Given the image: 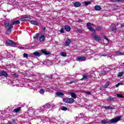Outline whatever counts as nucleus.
Here are the masks:
<instances>
[{
	"label": "nucleus",
	"instance_id": "1",
	"mask_svg": "<svg viewBox=\"0 0 124 124\" xmlns=\"http://www.w3.org/2000/svg\"><path fill=\"white\" fill-rule=\"evenodd\" d=\"M122 119V116H119L116 117H115L114 118L110 120L109 121H107L105 119L101 121V123L103 124H116V123H118V122H120Z\"/></svg>",
	"mask_w": 124,
	"mask_h": 124
},
{
	"label": "nucleus",
	"instance_id": "2",
	"mask_svg": "<svg viewBox=\"0 0 124 124\" xmlns=\"http://www.w3.org/2000/svg\"><path fill=\"white\" fill-rule=\"evenodd\" d=\"M91 26H93V25H92V23H91V22H88L87 23V29L88 30H89V31H92V32H93V33H95L96 32V31H101V26H98L96 28H95V29H94V28L91 27Z\"/></svg>",
	"mask_w": 124,
	"mask_h": 124
},
{
	"label": "nucleus",
	"instance_id": "3",
	"mask_svg": "<svg viewBox=\"0 0 124 124\" xmlns=\"http://www.w3.org/2000/svg\"><path fill=\"white\" fill-rule=\"evenodd\" d=\"M19 24L20 21H19V20L13 21L12 22L11 25H10L9 28L7 29V31H8V32H11L12 29H13V25H19Z\"/></svg>",
	"mask_w": 124,
	"mask_h": 124
},
{
	"label": "nucleus",
	"instance_id": "4",
	"mask_svg": "<svg viewBox=\"0 0 124 124\" xmlns=\"http://www.w3.org/2000/svg\"><path fill=\"white\" fill-rule=\"evenodd\" d=\"M17 45V42H15L12 40H7L5 42V45L7 46H13V47H15Z\"/></svg>",
	"mask_w": 124,
	"mask_h": 124
},
{
	"label": "nucleus",
	"instance_id": "5",
	"mask_svg": "<svg viewBox=\"0 0 124 124\" xmlns=\"http://www.w3.org/2000/svg\"><path fill=\"white\" fill-rule=\"evenodd\" d=\"M63 102H65V103H69V104H71V103H74L75 102V100L72 98H67L63 99Z\"/></svg>",
	"mask_w": 124,
	"mask_h": 124
},
{
	"label": "nucleus",
	"instance_id": "6",
	"mask_svg": "<svg viewBox=\"0 0 124 124\" xmlns=\"http://www.w3.org/2000/svg\"><path fill=\"white\" fill-rule=\"evenodd\" d=\"M107 101L108 102H111L112 101H118V98L116 97H112L111 96H109L107 98Z\"/></svg>",
	"mask_w": 124,
	"mask_h": 124
},
{
	"label": "nucleus",
	"instance_id": "7",
	"mask_svg": "<svg viewBox=\"0 0 124 124\" xmlns=\"http://www.w3.org/2000/svg\"><path fill=\"white\" fill-rule=\"evenodd\" d=\"M1 76H3V77H7L8 76L7 72L4 70L0 72V77H1Z\"/></svg>",
	"mask_w": 124,
	"mask_h": 124
},
{
	"label": "nucleus",
	"instance_id": "8",
	"mask_svg": "<svg viewBox=\"0 0 124 124\" xmlns=\"http://www.w3.org/2000/svg\"><path fill=\"white\" fill-rule=\"evenodd\" d=\"M92 36L93 38L96 41H99V40H101V39L100 37H98L96 34H93Z\"/></svg>",
	"mask_w": 124,
	"mask_h": 124
},
{
	"label": "nucleus",
	"instance_id": "9",
	"mask_svg": "<svg viewBox=\"0 0 124 124\" xmlns=\"http://www.w3.org/2000/svg\"><path fill=\"white\" fill-rule=\"evenodd\" d=\"M87 59V58H86V57H78V58H77V62H82V61H86V60Z\"/></svg>",
	"mask_w": 124,
	"mask_h": 124
},
{
	"label": "nucleus",
	"instance_id": "10",
	"mask_svg": "<svg viewBox=\"0 0 124 124\" xmlns=\"http://www.w3.org/2000/svg\"><path fill=\"white\" fill-rule=\"evenodd\" d=\"M71 42V40H70V39H68L65 41L64 43V46L65 47H67L68 46H69Z\"/></svg>",
	"mask_w": 124,
	"mask_h": 124
},
{
	"label": "nucleus",
	"instance_id": "11",
	"mask_svg": "<svg viewBox=\"0 0 124 124\" xmlns=\"http://www.w3.org/2000/svg\"><path fill=\"white\" fill-rule=\"evenodd\" d=\"M31 17H29V16L24 17V16H23V17H22L20 18V20L21 21H30L31 20Z\"/></svg>",
	"mask_w": 124,
	"mask_h": 124
},
{
	"label": "nucleus",
	"instance_id": "12",
	"mask_svg": "<svg viewBox=\"0 0 124 124\" xmlns=\"http://www.w3.org/2000/svg\"><path fill=\"white\" fill-rule=\"evenodd\" d=\"M114 107H115V106H105L104 108L105 109H106V110H113L115 109Z\"/></svg>",
	"mask_w": 124,
	"mask_h": 124
},
{
	"label": "nucleus",
	"instance_id": "13",
	"mask_svg": "<svg viewBox=\"0 0 124 124\" xmlns=\"http://www.w3.org/2000/svg\"><path fill=\"white\" fill-rule=\"evenodd\" d=\"M4 25L5 26V29H8V28L10 27V25L9 24V21H4Z\"/></svg>",
	"mask_w": 124,
	"mask_h": 124
},
{
	"label": "nucleus",
	"instance_id": "14",
	"mask_svg": "<svg viewBox=\"0 0 124 124\" xmlns=\"http://www.w3.org/2000/svg\"><path fill=\"white\" fill-rule=\"evenodd\" d=\"M30 24L34 25V26H38V22L35 20H31L30 21Z\"/></svg>",
	"mask_w": 124,
	"mask_h": 124
},
{
	"label": "nucleus",
	"instance_id": "15",
	"mask_svg": "<svg viewBox=\"0 0 124 124\" xmlns=\"http://www.w3.org/2000/svg\"><path fill=\"white\" fill-rule=\"evenodd\" d=\"M21 109H22V107H19L14 109L13 112L14 113H18V112H20V111H21Z\"/></svg>",
	"mask_w": 124,
	"mask_h": 124
},
{
	"label": "nucleus",
	"instance_id": "16",
	"mask_svg": "<svg viewBox=\"0 0 124 124\" xmlns=\"http://www.w3.org/2000/svg\"><path fill=\"white\" fill-rule=\"evenodd\" d=\"M64 28L65 31L68 32L71 30V27H70V26H69V25H65Z\"/></svg>",
	"mask_w": 124,
	"mask_h": 124
},
{
	"label": "nucleus",
	"instance_id": "17",
	"mask_svg": "<svg viewBox=\"0 0 124 124\" xmlns=\"http://www.w3.org/2000/svg\"><path fill=\"white\" fill-rule=\"evenodd\" d=\"M41 52L43 54H44L45 55V56H48V55H50L49 52H47L46 50H45L44 49L41 50Z\"/></svg>",
	"mask_w": 124,
	"mask_h": 124
},
{
	"label": "nucleus",
	"instance_id": "18",
	"mask_svg": "<svg viewBox=\"0 0 124 124\" xmlns=\"http://www.w3.org/2000/svg\"><path fill=\"white\" fill-rule=\"evenodd\" d=\"M74 5L75 7H80L82 5V4L79 2H76L74 3Z\"/></svg>",
	"mask_w": 124,
	"mask_h": 124
},
{
	"label": "nucleus",
	"instance_id": "19",
	"mask_svg": "<svg viewBox=\"0 0 124 124\" xmlns=\"http://www.w3.org/2000/svg\"><path fill=\"white\" fill-rule=\"evenodd\" d=\"M16 120L17 119H12V122L9 121L7 124H17V122H16Z\"/></svg>",
	"mask_w": 124,
	"mask_h": 124
},
{
	"label": "nucleus",
	"instance_id": "20",
	"mask_svg": "<svg viewBox=\"0 0 124 124\" xmlns=\"http://www.w3.org/2000/svg\"><path fill=\"white\" fill-rule=\"evenodd\" d=\"M56 94V95H57V96H60V97L63 96V95H64V94H63V93L60 92H57Z\"/></svg>",
	"mask_w": 124,
	"mask_h": 124
},
{
	"label": "nucleus",
	"instance_id": "21",
	"mask_svg": "<svg viewBox=\"0 0 124 124\" xmlns=\"http://www.w3.org/2000/svg\"><path fill=\"white\" fill-rule=\"evenodd\" d=\"M115 54L117 55V56H124V53H123L121 51H116L115 52Z\"/></svg>",
	"mask_w": 124,
	"mask_h": 124
},
{
	"label": "nucleus",
	"instance_id": "22",
	"mask_svg": "<svg viewBox=\"0 0 124 124\" xmlns=\"http://www.w3.org/2000/svg\"><path fill=\"white\" fill-rule=\"evenodd\" d=\"M33 55H34V56H36V57H40V56H41V55L42 54H41V53H39V52L37 51H36L33 53Z\"/></svg>",
	"mask_w": 124,
	"mask_h": 124
},
{
	"label": "nucleus",
	"instance_id": "23",
	"mask_svg": "<svg viewBox=\"0 0 124 124\" xmlns=\"http://www.w3.org/2000/svg\"><path fill=\"white\" fill-rule=\"evenodd\" d=\"M95 10H96V11H99L101 10V7L99 5H96L95 6Z\"/></svg>",
	"mask_w": 124,
	"mask_h": 124
},
{
	"label": "nucleus",
	"instance_id": "24",
	"mask_svg": "<svg viewBox=\"0 0 124 124\" xmlns=\"http://www.w3.org/2000/svg\"><path fill=\"white\" fill-rule=\"evenodd\" d=\"M45 39V36H44V35H43L40 37V42H43V41H44Z\"/></svg>",
	"mask_w": 124,
	"mask_h": 124
},
{
	"label": "nucleus",
	"instance_id": "25",
	"mask_svg": "<svg viewBox=\"0 0 124 124\" xmlns=\"http://www.w3.org/2000/svg\"><path fill=\"white\" fill-rule=\"evenodd\" d=\"M70 94L73 98H76V97H77V95H76L75 93H71Z\"/></svg>",
	"mask_w": 124,
	"mask_h": 124
},
{
	"label": "nucleus",
	"instance_id": "26",
	"mask_svg": "<svg viewBox=\"0 0 124 124\" xmlns=\"http://www.w3.org/2000/svg\"><path fill=\"white\" fill-rule=\"evenodd\" d=\"M88 76L86 75H82V78L80 79V81H83V80H85V79H88Z\"/></svg>",
	"mask_w": 124,
	"mask_h": 124
},
{
	"label": "nucleus",
	"instance_id": "27",
	"mask_svg": "<svg viewBox=\"0 0 124 124\" xmlns=\"http://www.w3.org/2000/svg\"><path fill=\"white\" fill-rule=\"evenodd\" d=\"M68 108L64 106H61V110L62 111H67Z\"/></svg>",
	"mask_w": 124,
	"mask_h": 124
},
{
	"label": "nucleus",
	"instance_id": "28",
	"mask_svg": "<svg viewBox=\"0 0 124 124\" xmlns=\"http://www.w3.org/2000/svg\"><path fill=\"white\" fill-rule=\"evenodd\" d=\"M45 78H48V79H51V80H52L53 79V75L45 76Z\"/></svg>",
	"mask_w": 124,
	"mask_h": 124
},
{
	"label": "nucleus",
	"instance_id": "29",
	"mask_svg": "<svg viewBox=\"0 0 124 124\" xmlns=\"http://www.w3.org/2000/svg\"><path fill=\"white\" fill-rule=\"evenodd\" d=\"M60 55L62 56V57H66V53L64 52H61Z\"/></svg>",
	"mask_w": 124,
	"mask_h": 124
},
{
	"label": "nucleus",
	"instance_id": "30",
	"mask_svg": "<svg viewBox=\"0 0 124 124\" xmlns=\"http://www.w3.org/2000/svg\"><path fill=\"white\" fill-rule=\"evenodd\" d=\"M38 37H39V33H36V35L33 36V39H38Z\"/></svg>",
	"mask_w": 124,
	"mask_h": 124
},
{
	"label": "nucleus",
	"instance_id": "31",
	"mask_svg": "<svg viewBox=\"0 0 124 124\" xmlns=\"http://www.w3.org/2000/svg\"><path fill=\"white\" fill-rule=\"evenodd\" d=\"M44 107L46 108V109H49V108H50V105H49V104H46L44 106Z\"/></svg>",
	"mask_w": 124,
	"mask_h": 124
},
{
	"label": "nucleus",
	"instance_id": "32",
	"mask_svg": "<svg viewBox=\"0 0 124 124\" xmlns=\"http://www.w3.org/2000/svg\"><path fill=\"white\" fill-rule=\"evenodd\" d=\"M110 84V83H109V82H108L106 83L105 85L103 86V88H106L108 87V86H109V84Z\"/></svg>",
	"mask_w": 124,
	"mask_h": 124
},
{
	"label": "nucleus",
	"instance_id": "33",
	"mask_svg": "<svg viewBox=\"0 0 124 124\" xmlns=\"http://www.w3.org/2000/svg\"><path fill=\"white\" fill-rule=\"evenodd\" d=\"M102 56H103V57H106V56H107V52L106 51H104L102 53Z\"/></svg>",
	"mask_w": 124,
	"mask_h": 124
},
{
	"label": "nucleus",
	"instance_id": "34",
	"mask_svg": "<svg viewBox=\"0 0 124 124\" xmlns=\"http://www.w3.org/2000/svg\"><path fill=\"white\" fill-rule=\"evenodd\" d=\"M84 4L86 6H87L89 4H91V1H84Z\"/></svg>",
	"mask_w": 124,
	"mask_h": 124
},
{
	"label": "nucleus",
	"instance_id": "35",
	"mask_svg": "<svg viewBox=\"0 0 124 124\" xmlns=\"http://www.w3.org/2000/svg\"><path fill=\"white\" fill-rule=\"evenodd\" d=\"M45 93V91L43 89H41L40 91V93L43 94Z\"/></svg>",
	"mask_w": 124,
	"mask_h": 124
},
{
	"label": "nucleus",
	"instance_id": "36",
	"mask_svg": "<svg viewBox=\"0 0 124 124\" xmlns=\"http://www.w3.org/2000/svg\"><path fill=\"white\" fill-rule=\"evenodd\" d=\"M116 95L117 97H121V98H124V96L121 94L118 93L116 94Z\"/></svg>",
	"mask_w": 124,
	"mask_h": 124
},
{
	"label": "nucleus",
	"instance_id": "37",
	"mask_svg": "<svg viewBox=\"0 0 124 124\" xmlns=\"http://www.w3.org/2000/svg\"><path fill=\"white\" fill-rule=\"evenodd\" d=\"M110 1L113 2H121V0H110Z\"/></svg>",
	"mask_w": 124,
	"mask_h": 124
},
{
	"label": "nucleus",
	"instance_id": "38",
	"mask_svg": "<svg viewBox=\"0 0 124 124\" xmlns=\"http://www.w3.org/2000/svg\"><path fill=\"white\" fill-rule=\"evenodd\" d=\"M124 73L123 72H120L119 74L118 75V77H122L123 76Z\"/></svg>",
	"mask_w": 124,
	"mask_h": 124
},
{
	"label": "nucleus",
	"instance_id": "39",
	"mask_svg": "<svg viewBox=\"0 0 124 124\" xmlns=\"http://www.w3.org/2000/svg\"><path fill=\"white\" fill-rule=\"evenodd\" d=\"M23 58H29V56H28V54H27V53H24V54H23Z\"/></svg>",
	"mask_w": 124,
	"mask_h": 124
},
{
	"label": "nucleus",
	"instance_id": "40",
	"mask_svg": "<svg viewBox=\"0 0 124 124\" xmlns=\"http://www.w3.org/2000/svg\"><path fill=\"white\" fill-rule=\"evenodd\" d=\"M60 32L61 33H64V30H63V29L62 28H61L60 31Z\"/></svg>",
	"mask_w": 124,
	"mask_h": 124
},
{
	"label": "nucleus",
	"instance_id": "41",
	"mask_svg": "<svg viewBox=\"0 0 124 124\" xmlns=\"http://www.w3.org/2000/svg\"><path fill=\"white\" fill-rule=\"evenodd\" d=\"M14 77H16V78H19V75L17 74H14Z\"/></svg>",
	"mask_w": 124,
	"mask_h": 124
},
{
	"label": "nucleus",
	"instance_id": "42",
	"mask_svg": "<svg viewBox=\"0 0 124 124\" xmlns=\"http://www.w3.org/2000/svg\"><path fill=\"white\" fill-rule=\"evenodd\" d=\"M103 38L106 39V40H107L108 41H109V39H108V38H107V37H106V36H104Z\"/></svg>",
	"mask_w": 124,
	"mask_h": 124
},
{
	"label": "nucleus",
	"instance_id": "43",
	"mask_svg": "<svg viewBox=\"0 0 124 124\" xmlns=\"http://www.w3.org/2000/svg\"><path fill=\"white\" fill-rule=\"evenodd\" d=\"M117 30V28H112V29H111V31H115L116 30Z\"/></svg>",
	"mask_w": 124,
	"mask_h": 124
},
{
	"label": "nucleus",
	"instance_id": "44",
	"mask_svg": "<svg viewBox=\"0 0 124 124\" xmlns=\"http://www.w3.org/2000/svg\"><path fill=\"white\" fill-rule=\"evenodd\" d=\"M78 32H79V33H81V32H82V30L79 29V30H78Z\"/></svg>",
	"mask_w": 124,
	"mask_h": 124
},
{
	"label": "nucleus",
	"instance_id": "45",
	"mask_svg": "<svg viewBox=\"0 0 124 124\" xmlns=\"http://www.w3.org/2000/svg\"><path fill=\"white\" fill-rule=\"evenodd\" d=\"M72 83H74V81H70L69 82H68V84H72Z\"/></svg>",
	"mask_w": 124,
	"mask_h": 124
},
{
	"label": "nucleus",
	"instance_id": "46",
	"mask_svg": "<svg viewBox=\"0 0 124 124\" xmlns=\"http://www.w3.org/2000/svg\"><path fill=\"white\" fill-rule=\"evenodd\" d=\"M87 93V94H88V95H90V94H91V92H87V93Z\"/></svg>",
	"mask_w": 124,
	"mask_h": 124
},
{
	"label": "nucleus",
	"instance_id": "47",
	"mask_svg": "<svg viewBox=\"0 0 124 124\" xmlns=\"http://www.w3.org/2000/svg\"><path fill=\"white\" fill-rule=\"evenodd\" d=\"M118 84L119 86L124 85V84H123L122 83H118Z\"/></svg>",
	"mask_w": 124,
	"mask_h": 124
},
{
	"label": "nucleus",
	"instance_id": "48",
	"mask_svg": "<svg viewBox=\"0 0 124 124\" xmlns=\"http://www.w3.org/2000/svg\"><path fill=\"white\" fill-rule=\"evenodd\" d=\"M78 23H81V22H83V20H78Z\"/></svg>",
	"mask_w": 124,
	"mask_h": 124
},
{
	"label": "nucleus",
	"instance_id": "49",
	"mask_svg": "<svg viewBox=\"0 0 124 124\" xmlns=\"http://www.w3.org/2000/svg\"><path fill=\"white\" fill-rule=\"evenodd\" d=\"M119 86H120V85H119V83H118L117 84H116V85H115V87H116V88H118V87H119Z\"/></svg>",
	"mask_w": 124,
	"mask_h": 124
},
{
	"label": "nucleus",
	"instance_id": "50",
	"mask_svg": "<svg viewBox=\"0 0 124 124\" xmlns=\"http://www.w3.org/2000/svg\"><path fill=\"white\" fill-rule=\"evenodd\" d=\"M46 30V28L45 27H44V31H45Z\"/></svg>",
	"mask_w": 124,
	"mask_h": 124
},
{
	"label": "nucleus",
	"instance_id": "51",
	"mask_svg": "<svg viewBox=\"0 0 124 124\" xmlns=\"http://www.w3.org/2000/svg\"><path fill=\"white\" fill-rule=\"evenodd\" d=\"M121 1H124V0H120V2H121Z\"/></svg>",
	"mask_w": 124,
	"mask_h": 124
}]
</instances>
